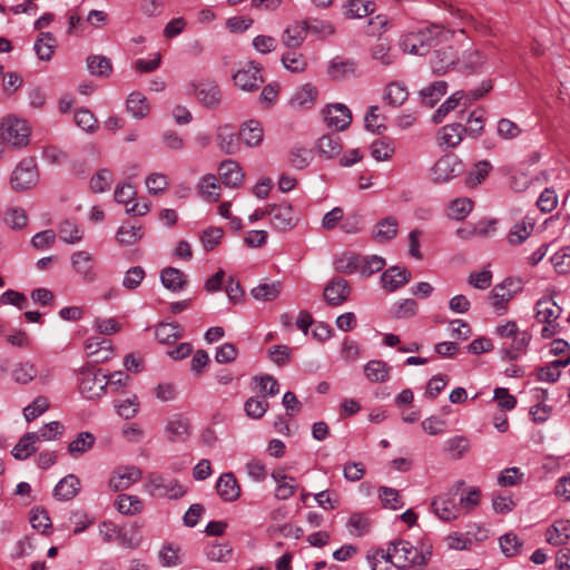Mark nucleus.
Instances as JSON below:
<instances>
[{"mask_svg":"<svg viewBox=\"0 0 570 570\" xmlns=\"http://www.w3.org/2000/svg\"><path fill=\"white\" fill-rule=\"evenodd\" d=\"M59 238L66 244H77L83 239V230L71 219H65L58 227Z\"/></svg>","mask_w":570,"mask_h":570,"instance_id":"34","label":"nucleus"},{"mask_svg":"<svg viewBox=\"0 0 570 570\" xmlns=\"http://www.w3.org/2000/svg\"><path fill=\"white\" fill-rule=\"evenodd\" d=\"M391 367L381 360H372L364 366L365 376L373 383L385 382L390 377Z\"/></svg>","mask_w":570,"mask_h":570,"instance_id":"38","label":"nucleus"},{"mask_svg":"<svg viewBox=\"0 0 570 570\" xmlns=\"http://www.w3.org/2000/svg\"><path fill=\"white\" fill-rule=\"evenodd\" d=\"M87 67L92 75L101 77L109 76L112 70L110 59L98 55L87 58Z\"/></svg>","mask_w":570,"mask_h":570,"instance_id":"53","label":"nucleus"},{"mask_svg":"<svg viewBox=\"0 0 570 570\" xmlns=\"http://www.w3.org/2000/svg\"><path fill=\"white\" fill-rule=\"evenodd\" d=\"M366 559L371 570H390L393 566L389 548L385 551L376 550L373 553H368Z\"/></svg>","mask_w":570,"mask_h":570,"instance_id":"60","label":"nucleus"},{"mask_svg":"<svg viewBox=\"0 0 570 570\" xmlns=\"http://www.w3.org/2000/svg\"><path fill=\"white\" fill-rule=\"evenodd\" d=\"M317 148L326 158H333L341 154L343 146L337 135L328 134L318 139Z\"/></svg>","mask_w":570,"mask_h":570,"instance_id":"44","label":"nucleus"},{"mask_svg":"<svg viewBox=\"0 0 570 570\" xmlns=\"http://www.w3.org/2000/svg\"><path fill=\"white\" fill-rule=\"evenodd\" d=\"M142 237L141 226H120L117 232V242L130 246Z\"/></svg>","mask_w":570,"mask_h":570,"instance_id":"58","label":"nucleus"},{"mask_svg":"<svg viewBox=\"0 0 570 570\" xmlns=\"http://www.w3.org/2000/svg\"><path fill=\"white\" fill-rule=\"evenodd\" d=\"M37 368L31 362H21L12 371V379L18 384H28L37 377Z\"/></svg>","mask_w":570,"mask_h":570,"instance_id":"51","label":"nucleus"},{"mask_svg":"<svg viewBox=\"0 0 570 570\" xmlns=\"http://www.w3.org/2000/svg\"><path fill=\"white\" fill-rule=\"evenodd\" d=\"M306 36V22L295 23L287 27L283 35L282 41L287 48H298Z\"/></svg>","mask_w":570,"mask_h":570,"instance_id":"42","label":"nucleus"},{"mask_svg":"<svg viewBox=\"0 0 570 570\" xmlns=\"http://www.w3.org/2000/svg\"><path fill=\"white\" fill-rule=\"evenodd\" d=\"M464 485V481H456L448 493L439 495L432 501V509L436 517L443 521H452L459 518L461 513L460 504L455 501V497Z\"/></svg>","mask_w":570,"mask_h":570,"instance_id":"5","label":"nucleus"},{"mask_svg":"<svg viewBox=\"0 0 570 570\" xmlns=\"http://www.w3.org/2000/svg\"><path fill=\"white\" fill-rule=\"evenodd\" d=\"M397 220L394 217L389 216L376 224L373 236L379 243H385L393 239L397 235Z\"/></svg>","mask_w":570,"mask_h":570,"instance_id":"35","label":"nucleus"},{"mask_svg":"<svg viewBox=\"0 0 570 570\" xmlns=\"http://www.w3.org/2000/svg\"><path fill=\"white\" fill-rule=\"evenodd\" d=\"M216 489L218 495L227 502L236 501L240 495V488L232 472L224 473L219 476Z\"/></svg>","mask_w":570,"mask_h":570,"instance_id":"22","label":"nucleus"},{"mask_svg":"<svg viewBox=\"0 0 570 570\" xmlns=\"http://www.w3.org/2000/svg\"><path fill=\"white\" fill-rule=\"evenodd\" d=\"M96 438L90 432H80L68 445V453L72 458H78L88 452L95 445Z\"/></svg>","mask_w":570,"mask_h":570,"instance_id":"39","label":"nucleus"},{"mask_svg":"<svg viewBox=\"0 0 570 570\" xmlns=\"http://www.w3.org/2000/svg\"><path fill=\"white\" fill-rule=\"evenodd\" d=\"M281 283L274 282V283H264L259 284L256 287L252 289V295L257 301H272L276 298L281 293Z\"/></svg>","mask_w":570,"mask_h":570,"instance_id":"54","label":"nucleus"},{"mask_svg":"<svg viewBox=\"0 0 570 570\" xmlns=\"http://www.w3.org/2000/svg\"><path fill=\"white\" fill-rule=\"evenodd\" d=\"M492 166L488 160L476 163L465 177V184L469 187L480 185L489 175Z\"/></svg>","mask_w":570,"mask_h":570,"instance_id":"50","label":"nucleus"},{"mask_svg":"<svg viewBox=\"0 0 570 570\" xmlns=\"http://www.w3.org/2000/svg\"><path fill=\"white\" fill-rule=\"evenodd\" d=\"M570 539V521H556L546 532V540L552 546H562Z\"/></svg>","mask_w":570,"mask_h":570,"instance_id":"29","label":"nucleus"},{"mask_svg":"<svg viewBox=\"0 0 570 570\" xmlns=\"http://www.w3.org/2000/svg\"><path fill=\"white\" fill-rule=\"evenodd\" d=\"M385 266V259L381 256H361L360 271L363 276H370L374 273L382 271Z\"/></svg>","mask_w":570,"mask_h":570,"instance_id":"57","label":"nucleus"},{"mask_svg":"<svg viewBox=\"0 0 570 570\" xmlns=\"http://www.w3.org/2000/svg\"><path fill=\"white\" fill-rule=\"evenodd\" d=\"M218 170L223 184L227 187L237 188L244 181L245 174L235 160L226 159L222 161Z\"/></svg>","mask_w":570,"mask_h":570,"instance_id":"18","label":"nucleus"},{"mask_svg":"<svg viewBox=\"0 0 570 570\" xmlns=\"http://www.w3.org/2000/svg\"><path fill=\"white\" fill-rule=\"evenodd\" d=\"M115 505L122 514H136L144 508V503L138 497L129 494H119Z\"/></svg>","mask_w":570,"mask_h":570,"instance_id":"48","label":"nucleus"},{"mask_svg":"<svg viewBox=\"0 0 570 570\" xmlns=\"http://www.w3.org/2000/svg\"><path fill=\"white\" fill-rule=\"evenodd\" d=\"M361 255L344 253L334 262L335 271L342 274H354L360 271Z\"/></svg>","mask_w":570,"mask_h":570,"instance_id":"47","label":"nucleus"},{"mask_svg":"<svg viewBox=\"0 0 570 570\" xmlns=\"http://www.w3.org/2000/svg\"><path fill=\"white\" fill-rule=\"evenodd\" d=\"M155 336L160 344H171L183 336V330L177 323H160Z\"/></svg>","mask_w":570,"mask_h":570,"instance_id":"41","label":"nucleus"},{"mask_svg":"<svg viewBox=\"0 0 570 570\" xmlns=\"http://www.w3.org/2000/svg\"><path fill=\"white\" fill-rule=\"evenodd\" d=\"M324 117L327 126L337 130L346 129L352 121V114L343 104L328 105L324 110Z\"/></svg>","mask_w":570,"mask_h":570,"instance_id":"16","label":"nucleus"},{"mask_svg":"<svg viewBox=\"0 0 570 570\" xmlns=\"http://www.w3.org/2000/svg\"><path fill=\"white\" fill-rule=\"evenodd\" d=\"M38 177L35 159L24 158L12 171L10 184L14 190L22 191L33 187L38 181Z\"/></svg>","mask_w":570,"mask_h":570,"instance_id":"8","label":"nucleus"},{"mask_svg":"<svg viewBox=\"0 0 570 570\" xmlns=\"http://www.w3.org/2000/svg\"><path fill=\"white\" fill-rule=\"evenodd\" d=\"M445 36L446 32L441 26L432 24L403 33L400 37L399 46L406 53L424 56Z\"/></svg>","mask_w":570,"mask_h":570,"instance_id":"2","label":"nucleus"},{"mask_svg":"<svg viewBox=\"0 0 570 570\" xmlns=\"http://www.w3.org/2000/svg\"><path fill=\"white\" fill-rule=\"evenodd\" d=\"M33 48L40 60L49 61L56 48L55 36L51 32H41Z\"/></svg>","mask_w":570,"mask_h":570,"instance_id":"40","label":"nucleus"},{"mask_svg":"<svg viewBox=\"0 0 570 570\" xmlns=\"http://www.w3.org/2000/svg\"><path fill=\"white\" fill-rule=\"evenodd\" d=\"M531 335L525 331H520L515 336L512 337L511 345L502 348V356L504 360L513 361L517 360L522 353L525 352Z\"/></svg>","mask_w":570,"mask_h":570,"instance_id":"30","label":"nucleus"},{"mask_svg":"<svg viewBox=\"0 0 570 570\" xmlns=\"http://www.w3.org/2000/svg\"><path fill=\"white\" fill-rule=\"evenodd\" d=\"M460 61L456 50L451 46L440 47L433 50L430 57V67L435 76H444Z\"/></svg>","mask_w":570,"mask_h":570,"instance_id":"9","label":"nucleus"},{"mask_svg":"<svg viewBox=\"0 0 570 570\" xmlns=\"http://www.w3.org/2000/svg\"><path fill=\"white\" fill-rule=\"evenodd\" d=\"M127 110L132 117L141 119L149 114L150 107L147 98L141 92L135 91L127 99Z\"/></svg>","mask_w":570,"mask_h":570,"instance_id":"43","label":"nucleus"},{"mask_svg":"<svg viewBox=\"0 0 570 570\" xmlns=\"http://www.w3.org/2000/svg\"><path fill=\"white\" fill-rule=\"evenodd\" d=\"M276 483L275 498L277 500H287L293 497L298 488L296 479L287 475L283 470H275L271 474Z\"/></svg>","mask_w":570,"mask_h":570,"instance_id":"19","label":"nucleus"},{"mask_svg":"<svg viewBox=\"0 0 570 570\" xmlns=\"http://www.w3.org/2000/svg\"><path fill=\"white\" fill-rule=\"evenodd\" d=\"M394 154V147L387 139H377L371 145V155L377 161L389 160Z\"/></svg>","mask_w":570,"mask_h":570,"instance_id":"63","label":"nucleus"},{"mask_svg":"<svg viewBox=\"0 0 570 570\" xmlns=\"http://www.w3.org/2000/svg\"><path fill=\"white\" fill-rule=\"evenodd\" d=\"M198 100L206 107H215L220 102V90L217 83L212 81L199 82L196 87Z\"/></svg>","mask_w":570,"mask_h":570,"instance_id":"26","label":"nucleus"},{"mask_svg":"<svg viewBox=\"0 0 570 570\" xmlns=\"http://www.w3.org/2000/svg\"><path fill=\"white\" fill-rule=\"evenodd\" d=\"M473 203L469 198H458L451 202L448 209V216L460 220L465 218L472 210Z\"/></svg>","mask_w":570,"mask_h":570,"instance_id":"56","label":"nucleus"},{"mask_svg":"<svg viewBox=\"0 0 570 570\" xmlns=\"http://www.w3.org/2000/svg\"><path fill=\"white\" fill-rule=\"evenodd\" d=\"M446 81L439 80L432 82L420 91L422 104L429 108L434 107L435 104L446 94Z\"/></svg>","mask_w":570,"mask_h":570,"instance_id":"33","label":"nucleus"},{"mask_svg":"<svg viewBox=\"0 0 570 570\" xmlns=\"http://www.w3.org/2000/svg\"><path fill=\"white\" fill-rule=\"evenodd\" d=\"M220 183L214 174L205 175L199 185L198 193L207 202L214 203L219 199Z\"/></svg>","mask_w":570,"mask_h":570,"instance_id":"36","label":"nucleus"},{"mask_svg":"<svg viewBox=\"0 0 570 570\" xmlns=\"http://www.w3.org/2000/svg\"><path fill=\"white\" fill-rule=\"evenodd\" d=\"M142 476L139 468L128 465L119 468L109 480V488L117 492L128 489L134 483L138 482Z\"/></svg>","mask_w":570,"mask_h":570,"instance_id":"14","label":"nucleus"},{"mask_svg":"<svg viewBox=\"0 0 570 570\" xmlns=\"http://www.w3.org/2000/svg\"><path fill=\"white\" fill-rule=\"evenodd\" d=\"M551 262L557 273H570V247H562L556 252L551 257Z\"/></svg>","mask_w":570,"mask_h":570,"instance_id":"64","label":"nucleus"},{"mask_svg":"<svg viewBox=\"0 0 570 570\" xmlns=\"http://www.w3.org/2000/svg\"><path fill=\"white\" fill-rule=\"evenodd\" d=\"M561 313V308L552 298L544 297L535 304V317L540 323L557 322Z\"/></svg>","mask_w":570,"mask_h":570,"instance_id":"27","label":"nucleus"},{"mask_svg":"<svg viewBox=\"0 0 570 570\" xmlns=\"http://www.w3.org/2000/svg\"><path fill=\"white\" fill-rule=\"evenodd\" d=\"M357 63L353 59L334 58L328 66V76L335 80H343L354 76Z\"/></svg>","mask_w":570,"mask_h":570,"instance_id":"28","label":"nucleus"},{"mask_svg":"<svg viewBox=\"0 0 570 570\" xmlns=\"http://www.w3.org/2000/svg\"><path fill=\"white\" fill-rule=\"evenodd\" d=\"M351 294L348 282L341 277L332 278L324 288V299L331 306H338L346 302Z\"/></svg>","mask_w":570,"mask_h":570,"instance_id":"13","label":"nucleus"},{"mask_svg":"<svg viewBox=\"0 0 570 570\" xmlns=\"http://www.w3.org/2000/svg\"><path fill=\"white\" fill-rule=\"evenodd\" d=\"M37 442L32 432H28L20 438L13 446L11 453L18 460H26L36 452L35 443Z\"/></svg>","mask_w":570,"mask_h":570,"instance_id":"46","label":"nucleus"},{"mask_svg":"<svg viewBox=\"0 0 570 570\" xmlns=\"http://www.w3.org/2000/svg\"><path fill=\"white\" fill-rule=\"evenodd\" d=\"M79 392L88 400L100 397L108 386L106 374L87 364L78 371Z\"/></svg>","mask_w":570,"mask_h":570,"instance_id":"3","label":"nucleus"},{"mask_svg":"<svg viewBox=\"0 0 570 570\" xmlns=\"http://www.w3.org/2000/svg\"><path fill=\"white\" fill-rule=\"evenodd\" d=\"M411 279V273L405 267L392 266L381 275L383 288L394 292L407 284Z\"/></svg>","mask_w":570,"mask_h":570,"instance_id":"17","label":"nucleus"},{"mask_svg":"<svg viewBox=\"0 0 570 570\" xmlns=\"http://www.w3.org/2000/svg\"><path fill=\"white\" fill-rule=\"evenodd\" d=\"M511 284L508 279L502 284L497 285L490 295L491 304L499 315L503 314L507 309V304L512 299L513 293L507 289V285Z\"/></svg>","mask_w":570,"mask_h":570,"instance_id":"37","label":"nucleus"},{"mask_svg":"<svg viewBox=\"0 0 570 570\" xmlns=\"http://www.w3.org/2000/svg\"><path fill=\"white\" fill-rule=\"evenodd\" d=\"M71 267L81 279L87 283H94L97 279V272L95 267V258L91 253L87 250H78L70 256Z\"/></svg>","mask_w":570,"mask_h":570,"instance_id":"11","label":"nucleus"},{"mask_svg":"<svg viewBox=\"0 0 570 570\" xmlns=\"http://www.w3.org/2000/svg\"><path fill=\"white\" fill-rule=\"evenodd\" d=\"M374 11V3L364 0H350L345 6V14L351 19L363 18Z\"/></svg>","mask_w":570,"mask_h":570,"instance_id":"49","label":"nucleus"},{"mask_svg":"<svg viewBox=\"0 0 570 570\" xmlns=\"http://www.w3.org/2000/svg\"><path fill=\"white\" fill-rule=\"evenodd\" d=\"M145 488L153 497L168 499H179L186 493L185 488L177 480L155 473L148 475Z\"/></svg>","mask_w":570,"mask_h":570,"instance_id":"6","label":"nucleus"},{"mask_svg":"<svg viewBox=\"0 0 570 570\" xmlns=\"http://www.w3.org/2000/svg\"><path fill=\"white\" fill-rule=\"evenodd\" d=\"M488 61V57L476 49L466 50L460 57L461 70L468 73L481 72Z\"/></svg>","mask_w":570,"mask_h":570,"instance_id":"24","label":"nucleus"},{"mask_svg":"<svg viewBox=\"0 0 570 570\" xmlns=\"http://www.w3.org/2000/svg\"><path fill=\"white\" fill-rule=\"evenodd\" d=\"M267 409L268 402L259 396H252L244 404L247 416L252 419H261L266 413Z\"/></svg>","mask_w":570,"mask_h":570,"instance_id":"61","label":"nucleus"},{"mask_svg":"<svg viewBox=\"0 0 570 570\" xmlns=\"http://www.w3.org/2000/svg\"><path fill=\"white\" fill-rule=\"evenodd\" d=\"M393 567L400 570H424L429 564L433 544L429 540H421L413 546L404 539H395L387 544Z\"/></svg>","mask_w":570,"mask_h":570,"instance_id":"1","label":"nucleus"},{"mask_svg":"<svg viewBox=\"0 0 570 570\" xmlns=\"http://www.w3.org/2000/svg\"><path fill=\"white\" fill-rule=\"evenodd\" d=\"M372 60L380 67L389 68L397 60V55L392 50L387 40H379L370 48Z\"/></svg>","mask_w":570,"mask_h":570,"instance_id":"20","label":"nucleus"},{"mask_svg":"<svg viewBox=\"0 0 570 570\" xmlns=\"http://www.w3.org/2000/svg\"><path fill=\"white\" fill-rule=\"evenodd\" d=\"M268 216L272 226L279 230H289L297 224L294 209L289 204L268 205Z\"/></svg>","mask_w":570,"mask_h":570,"instance_id":"12","label":"nucleus"},{"mask_svg":"<svg viewBox=\"0 0 570 570\" xmlns=\"http://www.w3.org/2000/svg\"><path fill=\"white\" fill-rule=\"evenodd\" d=\"M464 173V164L453 155L441 157L431 168V178L435 184H444L451 179L459 177Z\"/></svg>","mask_w":570,"mask_h":570,"instance_id":"7","label":"nucleus"},{"mask_svg":"<svg viewBox=\"0 0 570 570\" xmlns=\"http://www.w3.org/2000/svg\"><path fill=\"white\" fill-rule=\"evenodd\" d=\"M312 160V150L304 147H293L289 151L288 161L296 169H303Z\"/></svg>","mask_w":570,"mask_h":570,"instance_id":"62","label":"nucleus"},{"mask_svg":"<svg viewBox=\"0 0 570 570\" xmlns=\"http://www.w3.org/2000/svg\"><path fill=\"white\" fill-rule=\"evenodd\" d=\"M165 435L169 442H185L190 435V423L181 414L173 415L166 423Z\"/></svg>","mask_w":570,"mask_h":570,"instance_id":"15","label":"nucleus"},{"mask_svg":"<svg viewBox=\"0 0 570 570\" xmlns=\"http://www.w3.org/2000/svg\"><path fill=\"white\" fill-rule=\"evenodd\" d=\"M180 547L174 543H165L159 551V559L164 567H176L181 563Z\"/></svg>","mask_w":570,"mask_h":570,"instance_id":"59","label":"nucleus"},{"mask_svg":"<svg viewBox=\"0 0 570 570\" xmlns=\"http://www.w3.org/2000/svg\"><path fill=\"white\" fill-rule=\"evenodd\" d=\"M216 140L218 148L226 155H235L239 150L237 134L229 125L217 128Z\"/></svg>","mask_w":570,"mask_h":570,"instance_id":"21","label":"nucleus"},{"mask_svg":"<svg viewBox=\"0 0 570 570\" xmlns=\"http://www.w3.org/2000/svg\"><path fill=\"white\" fill-rule=\"evenodd\" d=\"M161 284L169 291L179 292L187 284V276L178 268L166 267L160 272Z\"/></svg>","mask_w":570,"mask_h":570,"instance_id":"31","label":"nucleus"},{"mask_svg":"<svg viewBox=\"0 0 570 570\" xmlns=\"http://www.w3.org/2000/svg\"><path fill=\"white\" fill-rule=\"evenodd\" d=\"M233 81L244 91H255L263 85L264 78L261 68L249 62L233 75Z\"/></svg>","mask_w":570,"mask_h":570,"instance_id":"10","label":"nucleus"},{"mask_svg":"<svg viewBox=\"0 0 570 570\" xmlns=\"http://www.w3.org/2000/svg\"><path fill=\"white\" fill-rule=\"evenodd\" d=\"M406 87L400 82H391L385 89V100L392 107L401 106L407 99Z\"/></svg>","mask_w":570,"mask_h":570,"instance_id":"52","label":"nucleus"},{"mask_svg":"<svg viewBox=\"0 0 570 570\" xmlns=\"http://www.w3.org/2000/svg\"><path fill=\"white\" fill-rule=\"evenodd\" d=\"M465 131L466 128L461 124H450L442 127L438 135L440 146L456 147L462 141Z\"/></svg>","mask_w":570,"mask_h":570,"instance_id":"25","label":"nucleus"},{"mask_svg":"<svg viewBox=\"0 0 570 570\" xmlns=\"http://www.w3.org/2000/svg\"><path fill=\"white\" fill-rule=\"evenodd\" d=\"M80 490V480L75 474L61 479L53 489V497L60 501L73 499Z\"/></svg>","mask_w":570,"mask_h":570,"instance_id":"23","label":"nucleus"},{"mask_svg":"<svg viewBox=\"0 0 570 570\" xmlns=\"http://www.w3.org/2000/svg\"><path fill=\"white\" fill-rule=\"evenodd\" d=\"M239 136L248 147H257L263 141V128L257 120L250 119L243 124Z\"/></svg>","mask_w":570,"mask_h":570,"instance_id":"32","label":"nucleus"},{"mask_svg":"<svg viewBox=\"0 0 570 570\" xmlns=\"http://www.w3.org/2000/svg\"><path fill=\"white\" fill-rule=\"evenodd\" d=\"M444 450L451 459L459 460L469 452L470 441L463 435L453 436L445 442Z\"/></svg>","mask_w":570,"mask_h":570,"instance_id":"45","label":"nucleus"},{"mask_svg":"<svg viewBox=\"0 0 570 570\" xmlns=\"http://www.w3.org/2000/svg\"><path fill=\"white\" fill-rule=\"evenodd\" d=\"M0 132L3 142L13 148H21L29 144L31 129L26 120L7 117L2 120Z\"/></svg>","mask_w":570,"mask_h":570,"instance_id":"4","label":"nucleus"},{"mask_svg":"<svg viewBox=\"0 0 570 570\" xmlns=\"http://www.w3.org/2000/svg\"><path fill=\"white\" fill-rule=\"evenodd\" d=\"M3 222L12 229H22L28 224V217L24 209L11 207L4 212Z\"/></svg>","mask_w":570,"mask_h":570,"instance_id":"55","label":"nucleus"}]
</instances>
